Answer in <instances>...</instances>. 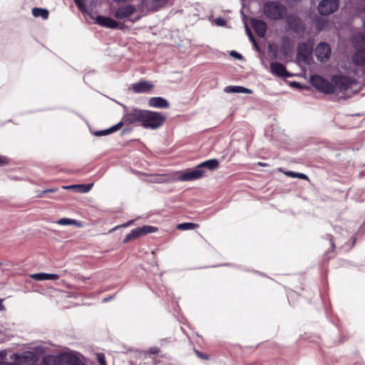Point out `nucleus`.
Instances as JSON below:
<instances>
[{"label":"nucleus","instance_id":"nucleus-1","mask_svg":"<svg viewBox=\"0 0 365 365\" xmlns=\"http://www.w3.org/2000/svg\"><path fill=\"white\" fill-rule=\"evenodd\" d=\"M310 83L321 92L336 95H344L346 92H352L356 85L355 81L344 75L333 76L331 82L320 76L314 75L310 78Z\"/></svg>","mask_w":365,"mask_h":365},{"label":"nucleus","instance_id":"nucleus-2","mask_svg":"<svg viewBox=\"0 0 365 365\" xmlns=\"http://www.w3.org/2000/svg\"><path fill=\"white\" fill-rule=\"evenodd\" d=\"M165 121V116L161 113L145 110L142 127L145 129L156 130Z\"/></svg>","mask_w":365,"mask_h":365},{"label":"nucleus","instance_id":"nucleus-3","mask_svg":"<svg viewBox=\"0 0 365 365\" xmlns=\"http://www.w3.org/2000/svg\"><path fill=\"white\" fill-rule=\"evenodd\" d=\"M264 13L270 19H281L285 16L287 8L280 2L268 1L264 5Z\"/></svg>","mask_w":365,"mask_h":365},{"label":"nucleus","instance_id":"nucleus-4","mask_svg":"<svg viewBox=\"0 0 365 365\" xmlns=\"http://www.w3.org/2000/svg\"><path fill=\"white\" fill-rule=\"evenodd\" d=\"M145 110L139 108L125 109L120 121L122 125L123 124H138L142 126Z\"/></svg>","mask_w":365,"mask_h":365},{"label":"nucleus","instance_id":"nucleus-5","mask_svg":"<svg viewBox=\"0 0 365 365\" xmlns=\"http://www.w3.org/2000/svg\"><path fill=\"white\" fill-rule=\"evenodd\" d=\"M205 170L201 169L199 165L193 169L174 173L173 180L179 181H192L200 179L205 175Z\"/></svg>","mask_w":365,"mask_h":365},{"label":"nucleus","instance_id":"nucleus-6","mask_svg":"<svg viewBox=\"0 0 365 365\" xmlns=\"http://www.w3.org/2000/svg\"><path fill=\"white\" fill-rule=\"evenodd\" d=\"M354 43L356 51L353 56V61L356 64L364 65L365 64V38L361 37L359 40L355 38Z\"/></svg>","mask_w":365,"mask_h":365},{"label":"nucleus","instance_id":"nucleus-7","mask_svg":"<svg viewBox=\"0 0 365 365\" xmlns=\"http://www.w3.org/2000/svg\"><path fill=\"white\" fill-rule=\"evenodd\" d=\"M339 6V0H322L318 5V11L323 16L335 12Z\"/></svg>","mask_w":365,"mask_h":365},{"label":"nucleus","instance_id":"nucleus-8","mask_svg":"<svg viewBox=\"0 0 365 365\" xmlns=\"http://www.w3.org/2000/svg\"><path fill=\"white\" fill-rule=\"evenodd\" d=\"M63 361L66 365H86L83 356L76 351L63 352Z\"/></svg>","mask_w":365,"mask_h":365},{"label":"nucleus","instance_id":"nucleus-9","mask_svg":"<svg viewBox=\"0 0 365 365\" xmlns=\"http://www.w3.org/2000/svg\"><path fill=\"white\" fill-rule=\"evenodd\" d=\"M135 11V7L130 4L115 8L112 11V14L115 18L118 20H125L131 16Z\"/></svg>","mask_w":365,"mask_h":365},{"label":"nucleus","instance_id":"nucleus-10","mask_svg":"<svg viewBox=\"0 0 365 365\" xmlns=\"http://www.w3.org/2000/svg\"><path fill=\"white\" fill-rule=\"evenodd\" d=\"M286 23L289 29L298 35L302 34L305 30L303 22L296 15H289L286 19Z\"/></svg>","mask_w":365,"mask_h":365},{"label":"nucleus","instance_id":"nucleus-11","mask_svg":"<svg viewBox=\"0 0 365 365\" xmlns=\"http://www.w3.org/2000/svg\"><path fill=\"white\" fill-rule=\"evenodd\" d=\"M331 51L327 43H319L315 48V56L321 62H326L331 55Z\"/></svg>","mask_w":365,"mask_h":365},{"label":"nucleus","instance_id":"nucleus-12","mask_svg":"<svg viewBox=\"0 0 365 365\" xmlns=\"http://www.w3.org/2000/svg\"><path fill=\"white\" fill-rule=\"evenodd\" d=\"M314 43L312 40L299 43L297 47V57L299 59L306 60L312 53Z\"/></svg>","mask_w":365,"mask_h":365},{"label":"nucleus","instance_id":"nucleus-13","mask_svg":"<svg viewBox=\"0 0 365 365\" xmlns=\"http://www.w3.org/2000/svg\"><path fill=\"white\" fill-rule=\"evenodd\" d=\"M153 88V84L150 81H140L130 86V89L136 93H148Z\"/></svg>","mask_w":365,"mask_h":365},{"label":"nucleus","instance_id":"nucleus-14","mask_svg":"<svg viewBox=\"0 0 365 365\" xmlns=\"http://www.w3.org/2000/svg\"><path fill=\"white\" fill-rule=\"evenodd\" d=\"M294 41L289 37L284 36L282 39L280 51L285 57L291 56L293 53Z\"/></svg>","mask_w":365,"mask_h":365},{"label":"nucleus","instance_id":"nucleus-15","mask_svg":"<svg viewBox=\"0 0 365 365\" xmlns=\"http://www.w3.org/2000/svg\"><path fill=\"white\" fill-rule=\"evenodd\" d=\"M63 361V353H61L56 356H45L37 365H62Z\"/></svg>","mask_w":365,"mask_h":365},{"label":"nucleus","instance_id":"nucleus-16","mask_svg":"<svg viewBox=\"0 0 365 365\" xmlns=\"http://www.w3.org/2000/svg\"><path fill=\"white\" fill-rule=\"evenodd\" d=\"M11 359L16 361L19 365H21L23 361L30 362L36 361V355L34 352L26 351L24 352L21 355L19 354H14L11 356Z\"/></svg>","mask_w":365,"mask_h":365},{"label":"nucleus","instance_id":"nucleus-17","mask_svg":"<svg viewBox=\"0 0 365 365\" xmlns=\"http://www.w3.org/2000/svg\"><path fill=\"white\" fill-rule=\"evenodd\" d=\"M95 23L101 25V26L110 29L118 28L119 25L118 23L114 19L103 16H97L95 18Z\"/></svg>","mask_w":365,"mask_h":365},{"label":"nucleus","instance_id":"nucleus-18","mask_svg":"<svg viewBox=\"0 0 365 365\" xmlns=\"http://www.w3.org/2000/svg\"><path fill=\"white\" fill-rule=\"evenodd\" d=\"M270 71L272 73L280 77H289L291 74L289 73L284 66L278 62H272L270 63Z\"/></svg>","mask_w":365,"mask_h":365},{"label":"nucleus","instance_id":"nucleus-19","mask_svg":"<svg viewBox=\"0 0 365 365\" xmlns=\"http://www.w3.org/2000/svg\"><path fill=\"white\" fill-rule=\"evenodd\" d=\"M251 24L258 36L261 38L264 36L267 31V25L263 21L252 19Z\"/></svg>","mask_w":365,"mask_h":365},{"label":"nucleus","instance_id":"nucleus-20","mask_svg":"<svg viewBox=\"0 0 365 365\" xmlns=\"http://www.w3.org/2000/svg\"><path fill=\"white\" fill-rule=\"evenodd\" d=\"M148 104V106L156 108H168L170 106L168 101L162 97L150 98Z\"/></svg>","mask_w":365,"mask_h":365},{"label":"nucleus","instance_id":"nucleus-21","mask_svg":"<svg viewBox=\"0 0 365 365\" xmlns=\"http://www.w3.org/2000/svg\"><path fill=\"white\" fill-rule=\"evenodd\" d=\"M224 91L227 93H252V90L240 86H229L224 88Z\"/></svg>","mask_w":365,"mask_h":365},{"label":"nucleus","instance_id":"nucleus-22","mask_svg":"<svg viewBox=\"0 0 365 365\" xmlns=\"http://www.w3.org/2000/svg\"><path fill=\"white\" fill-rule=\"evenodd\" d=\"M121 126H122V122H119L118 123L114 125L113 126H112L108 129L95 131L93 133V134L97 137L107 135L111 134L114 132H116L121 128Z\"/></svg>","mask_w":365,"mask_h":365},{"label":"nucleus","instance_id":"nucleus-23","mask_svg":"<svg viewBox=\"0 0 365 365\" xmlns=\"http://www.w3.org/2000/svg\"><path fill=\"white\" fill-rule=\"evenodd\" d=\"M199 166H200L202 170L207 168L210 170H213L218 168L219 162L216 159H211L200 163Z\"/></svg>","mask_w":365,"mask_h":365},{"label":"nucleus","instance_id":"nucleus-24","mask_svg":"<svg viewBox=\"0 0 365 365\" xmlns=\"http://www.w3.org/2000/svg\"><path fill=\"white\" fill-rule=\"evenodd\" d=\"M32 14L35 17H42L43 19H47L48 17V11L45 9L34 8L32 9Z\"/></svg>","mask_w":365,"mask_h":365},{"label":"nucleus","instance_id":"nucleus-25","mask_svg":"<svg viewBox=\"0 0 365 365\" xmlns=\"http://www.w3.org/2000/svg\"><path fill=\"white\" fill-rule=\"evenodd\" d=\"M143 234L140 230L139 227L138 228H135L134 230H133L124 239L123 242L125 243L129 242L130 240H132L133 239H136L138 237H139L140 236H142Z\"/></svg>","mask_w":365,"mask_h":365},{"label":"nucleus","instance_id":"nucleus-26","mask_svg":"<svg viewBox=\"0 0 365 365\" xmlns=\"http://www.w3.org/2000/svg\"><path fill=\"white\" fill-rule=\"evenodd\" d=\"M57 224L60 225H76L77 227H81V225L79 222L73 219L69 218H61L57 221Z\"/></svg>","mask_w":365,"mask_h":365},{"label":"nucleus","instance_id":"nucleus-27","mask_svg":"<svg viewBox=\"0 0 365 365\" xmlns=\"http://www.w3.org/2000/svg\"><path fill=\"white\" fill-rule=\"evenodd\" d=\"M174 173L171 174L170 175H157L154 177V179L152 180L153 182H158V183H163L165 182L169 181H175V180H173Z\"/></svg>","mask_w":365,"mask_h":365},{"label":"nucleus","instance_id":"nucleus-28","mask_svg":"<svg viewBox=\"0 0 365 365\" xmlns=\"http://www.w3.org/2000/svg\"><path fill=\"white\" fill-rule=\"evenodd\" d=\"M197 227V225L192 222H184L177 225V228L180 230H194Z\"/></svg>","mask_w":365,"mask_h":365},{"label":"nucleus","instance_id":"nucleus-29","mask_svg":"<svg viewBox=\"0 0 365 365\" xmlns=\"http://www.w3.org/2000/svg\"><path fill=\"white\" fill-rule=\"evenodd\" d=\"M93 187V184L87 185H77L76 192L80 193H86L91 190Z\"/></svg>","mask_w":365,"mask_h":365},{"label":"nucleus","instance_id":"nucleus-30","mask_svg":"<svg viewBox=\"0 0 365 365\" xmlns=\"http://www.w3.org/2000/svg\"><path fill=\"white\" fill-rule=\"evenodd\" d=\"M139 228H140L143 235L148 234V233L155 232L158 230L155 227H153V226H150V225H144Z\"/></svg>","mask_w":365,"mask_h":365},{"label":"nucleus","instance_id":"nucleus-31","mask_svg":"<svg viewBox=\"0 0 365 365\" xmlns=\"http://www.w3.org/2000/svg\"><path fill=\"white\" fill-rule=\"evenodd\" d=\"M284 173L286 175H287L289 177H292V178H297L299 179H307L308 178L305 174L301 173H294L292 171H287V172H284Z\"/></svg>","mask_w":365,"mask_h":365},{"label":"nucleus","instance_id":"nucleus-32","mask_svg":"<svg viewBox=\"0 0 365 365\" xmlns=\"http://www.w3.org/2000/svg\"><path fill=\"white\" fill-rule=\"evenodd\" d=\"M30 277L36 281H45V273L31 274Z\"/></svg>","mask_w":365,"mask_h":365},{"label":"nucleus","instance_id":"nucleus-33","mask_svg":"<svg viewBox=\"0 0 365 365\" xmlns=\"http://www.w3.org/2000/svg\"><path fill=\"white\" fill-rule=\"evenodd\" d=\"M245 29H246V32H247V34L250 40L252 41L253 45L257 48V42H256V41L254 38V36H253V35H252V34L251 32V30L250 29V28L247 25L245 26Z\"/></svg>","mask_w":365,"mask_h":365},{"label":"nucleus","instance_id":"nucleus-34","mask_svg":"<svg viewBox=\"0 0 365 365\" xmlns=\"http://www.w3.org/2000/svg\"><path fill=\"white\" fill-rule=\"evenodd\" d=\"M59 278L58 274L45 273V280H56Z\"/></svg>","mask_w":365,"mask_h":365},{"label":"nucleus","instance_id":"nucleus-35","mask_svg":"<svg viewBox=\"0 0 365 365\" xmlns=\"http://www.w3.org/2000/svg\"><path fill=\"white\" fill-rule=\"evenodd\" d=\"M326 22L324 21H322L320 19L317 20L316 22V28L318 31H322L324 29V25Z\"/></svg>","mask_w":365,"mask_h":365},{"label":"nucleus","instance_id":"nucleus-36","mask_svg":"<svg viewBox=\"0 0 365 365\" xmlns=\"http://www.w3.org/2000/svg\"><path fill=\"white\" fill-rule=\"evenodd\" d=\"M74 1L81 11H85V4L83 0H74Z\"/></svg>","mask_w":365,"mask_h":365},{"label":"nucleus","instance_id":"nucleus-37","mask_svg":"<svg viewBox=\"0 0 365 365\" xmlns=\"http://www.w3.org/2000/svg\"><path fill=\"white\" fill-rule=\"evenodd\" d=\"M9 163V159L4 155H0V166L6 165Z\"/></svg>","mask_w":365,"mask_h":365},{"label":"nucleus","instance_id":"nucleus-38","mask_svg":"<svg viewBox=\"0 0 365 365\" xmlns=\"http://www.w3.org/2000/svg\"><path fill=\"white\" fill-rule=\"evenodd\" d=\"M230 56L234 57L236 59H242V56L240 53H237V51H232L230 52Z\"/></svg>","mask_w":365,"mask_h":365},{"label":"nucleus","instance_id":"nucleus-39","mask_svg":"<svg viewBox=\"0 0 365 365\" xmlns=\"http://www.w3.org/2000/svg\"><path fill=\"white\" fill-rule=\"evenodd\" d=\"M98 359L100 365H106V361H105L104 356L103 355L99 354L98 356Z\"/></svg>","mask_w":365,"mask_h":365},{"label":"nucleus","instance_id":"nucleus-40","mask_svg":"<svg viewBox=\"0 0 365 365\" xmlns=\"http://www.w3.org/2000/svg\"><path fill=\"white\" fill-rule=\"evenodd\" d=\"M76 187H77V185L63 186V189H66V190H74L75 191H76Z\"/></svg>","mask_w":365,"mask_h":365},{"label":"nucleus","instance_id":"nucleus-41","mask_svg":"<svg viewBox=\"0 0 365 365\" xmlns=\"http://www.w3.org/2000/svg\"><path fill=\"white\" fill-rule=\"evenodd\" d=\"M215 23L218 26H223L225 24V21L222 19L217 18L215 19Z\"/></svg>","mask_w":365,"mask_h":365},{"label":"nucleus","instance_id":"nucleus-42","mask_svg":"<svg viewBox=\"0 0 365 365\" xmlns=\"http://www.w3.org/2000/svg\"><path fill=\"white\" fill-rule=\"evenodd\" d=\"M0 365H19V364L16 361H14L13 362L4 361L2 363H0Z\"/></svg>","mask_w":365,"mask_h":365},{"label":"nucleus","instance_id":"nucleus-43","mask_svg":"<svg viewBox=\"0 0 365 365\" xmlns=\"http://www.w3.org/2000/svg\"><path fill=\"white\" fill-rule=\"evenodd\" d=\"M158 351H159V349L157 347H152L150 349V354H155L158 353Z\"/></svg>","mask_w":365,"mask_h":365},{"label":"nucleus","instance_id":"nucleus-44","mask_svg":"<svg viewBox=\"0 0 365 365\" xmlns=\"http://www.w3.org/2000/svg\"><path fill=\"white\" fill-rule=\"evenodd\" d=\"M6 356V352L5 351H0V363H2L1 361Z\"/></svg>","mask_w":365,"mask_h":365},{"label":"nucleus","instance_id":"nucleus-45","mask_svg":"<svg viewBox=\"0 0 365 365\" xmlns=\"http://www.w3.org/2000/svg\"><path fill=\"white\" fill-rule=\"evenodd\" d=\"M291 86L292 87H294V88H301L300 84L299 83H297V82H295V81L292 82L291 83Z\"/></svg>","mask_w":365,"mask_h":365},{"label":"nucleus","instance_id":"nucleus-46","mask_svg":"<svg viewBox=\"0 0 365 365\" xmlns=\"http://www.w3.org/2000/svg\"><path fill=\"white\" fill-rule=\"evenodd\" d=\"M132 223H133V221H132V220H131V221H128V222H126V223H125V224L122 225L120 227H128V226L131 225H132Z\"/></svg>","mask_w":365,"mask_h":365},{"label":"nucleus","instance_id":"nucleus-47","mask_svg":"<svg viewBox=\"0 0 365 365\" xmlns=\"http://www.w3.org/2000/svg\"><path fill=\"white\" fill-rule=\"evenodd\" d=\"M155 4H160L164 0H152Z\"/></svg>","mask_w":365,"mask_h":365},{"label":"nucleus","instance_id":"nucleus-48","mask_svg":"<svg viewBox=\"0 0 365 365\" xmlns=\"http://www.w3.org/2000/svg\"><path fill=\"white\" fill-rule=\"evenodd\" d=\"M3 300L0 299V310L4 309V306L2 304Z\"/></svg>","mask_w":365,"mask_h":365},{"label":"nucleus","instance_id":"nucleus-49","mask_svg":"<svg viewBox=\"0 0 365 365\" xmlns=\"http://www.w3.org/2000/svg\"><path fill=\"white\" fill-rule=\"evenodd\" d=\"M258 165H259V166H266V165H267V164H266V163H261V162L258 163Z\"/></svg>","mask_w":365,"mask_h":365},{"label":"nucleus","instance_id":"nucleus-50","mask_svg":"<svg viewBox=\"0 0 365 365\" xmlns=\"http://www.w3.org/2000/svg\"><path fill=\"white\" fill-rule=\"evenodd\" d=\"M54 191H55V190H52V189H51V190H44L43 192H54Z\"/></svg>","mask_w":365,"mask_h":365},{"label":"nucleus","instance_id":"nucleus-51","mask_svg":"<svg viewBox=\"0 0 365 365\" xmlns=\"http://www.w3.org/2000/svg\"><path fill=\"white\" fill-rule=\"evenodd\" d=\"M112 299V297H110V298H105L103 299V302H108L109 299Z\"/></svg>","mask_w":365,"mask_h":365},{"label":"nucleus","instance_id":"nucleus-52","mask_svg":"<svg viewBox=\"0 0 365 365\" xmlns=\"http://www.w3.org/2000/svg\"><path fill=\"white\" fill-rule=\"evenodd\" d=\"M118 227H119V226H116V227H115L113 229H112V230H110V232H111V231H113V230H117Z\"/></svg>","mask_w":365,"mask_h":365},{"label":"nucleus","instance_id":"nucleus-53","mask_svg":"<svg viewBox=\"0 0 365 365\" xmlns=\"http://www.w3.org/2000/svg\"><path fill=\"white\" fill-rule=\"evenodd\" d=\"M197 355H198V356H200V357H202V354H200V353H199L198 351H197Z\"/></svg>","mask_w":365,"mask_h":365}]
</instances>
